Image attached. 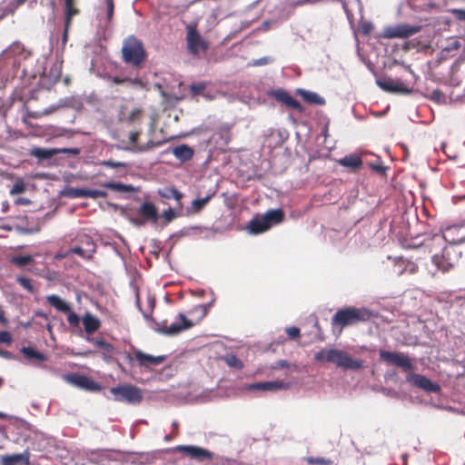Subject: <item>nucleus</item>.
Listing matches in <instances>:
<instances>
[{"mask_svg":"<svg viewBox=\"0 0 465 465\" xmlns=\"http://www.w3.org/2000/svg\"><path fill=\"white\" fill-rule=\"evenodd\" d=\"M314 360L333 363L344 370L358 371L363 368L362 361L353 359L347 352L337 349H322L315 353Z\"/></svg>","mask_w":465,"mask_h":465,"instance_id":"nucleus-1","label":"nucleus"},{"mask_svg":"<svg viewBox=\"0 0 465 465\" xmlns=\"http://www.w3.org/2000/svg\"><path fill=\"white\" fill-rule=\"evenodd\" d=\"M122 59L133 68L143 67L147 59V53L143 42L134 35H129L123 42Z\"/></svg>","mask_w":465,"mask_h":465,"instance_id":"nucleus-2","label":"nucleus"},{"mask_svg":"<svg viewBox=\"0 0 465 465\" xmlns=\"http://www.w3.org/2000/svg\"><path fill=\"white\" fill-rule=\"evenodd\" d=\"M371 316V312L366 308L346 307L336 312L331 319V324L340 327L341 331L347 326L367 322Z\"/></svg>","mask_w":465,"mask_h":465,"instance_id":"nucleus-3","label":"nucleus"},{"mask_svg":"<svg viewBox=\"0 0 465 465\" xmlns=\"http://www.w3.org/2000/svg\"><path fill=\"white\" fill-rule=\"evenodd\" d=\"M465 242V226L453 225L448 227L443 233H436L427 240L426 246L435 251L434 247L443 246L447 242L456 245Z\"/></svg>","mask_w":465,"mask_h":465,"instance_id":"nucleus-4","label":"nucleus"},{"mask_svg":"<svg viewBox=\"0 0 465 465\" xmlns=\"http://www.w3.org/2000/svg\"><path fill=\"white\" fill-rule=\"evenodd\" d=\"M284 213L282 209L267 211L263 215L254 216L248 223L247 229L252 234H259L268 231L272 225L282 223Z\"/></svg>","mask_w":465,"mask_h":465,"instance_id":"nucleus-5","label":"nucleus"},{"mask_svg":"<svg viewBox=\"0 0 465 465\" xmlns=\"http://www.w3.org/2000/svg\"><path fill=\"white\" fill-rule=\"evenodd\" d=\"M432 262L442 272H447L452 269L458 262L459 252L453 245H447L446 243L440 247H434Z\"/></svg>","mask_w":465,"mask_h":465,"instance_id":"nucleus-6","label":"nucleus"},{"mask_svg":"<svg viewBox=\"0 0 465 465\" xmlns=\"http://www.w3.org/2000/svg\"><path fill=\"white\" fill-rule=\"evenodd\" d=\"M115 401L125 402L131 405H138L143 399V391L131 383H124L109 390Z\"/></svg>","mask_w":465,"mask_h":465,"instance_id":"nucleus-7","label":"nucleus"},{"mask_svg":"<svg viewBox=\"0 0 465 465\" xmlns=\"http://www.w3.org/2000/svg\"><path fill=\"white\" fill-rule=\"evenodd\" d=\"M421 30L420 25H411L408 24H400L394 26H387L381 33V37L385 39L408 38Z\"/></svg>","mask_w":465,"mask_h":465,"instance_id":"nucleus-8","label":"nucleus"},{"mask_svg":"<svg viewBox=\"0 0 465 465\" xmlns=\"http://www.w3.org/2000/svg\"><path fill=\"white\" fill-rule=\"evenodd\" d=\"M381 360L389 364L394 365L402 369L405 371H412L413 365L411 360L402 352H393L389 351H380Z\"/></svg>","mask_w":465,"mask_h":465,"instance_id":"nucleus-9","label":"nucleus"},{"mask_svg":"<svg viewBox=\"0 0 465 465\" xmlns=\"http://www.w3.org/2000/svg\"><path fill=\"white\" fill-rule=\"evenodd\" d=\"M177 318H178L179 321L176 322H173V323H172L170 325L167 324V321L162 322L158 325L157 331L160 333L173 336V335H177L181 331L188 330V329H190V328H192L193 326V322L188 320L184 316V314L179 313L177 315Z\"/></svg>","mask_w":465,"mask_h":465,"instance_id":"nucleus-10","label":"nucleus"},{"mask_svg":"<svg viewBox=\"0 0 465 465\" xmlns=\"http://www.w3.org/2000/svg\"><path fill=\"white\" fill-rule=\"evenodd\" d=\"M186 43L188 51L193 55H198L208 48L207 43L201 36L196 27L192 25L187 27Z\"/></svg>","mask_w":465,"mask_h":465,"instance_id":"nucleus-11","label":"nucleus"},{"mask_svg":"<svg viewBox=\"0 0 465 465\" xmlns=\"http://www.w3.org/2000/svg\"><path fill=\"white\" fill-rule=\"evenodd\" d=\"M64 380L70 384L88 391H98L101 389L96 381L86 375L71 373L65 375Z\"/></svg>","mask_w":465,"mask_h":465,"instance_id":"nucleus-12","label":"nucleus"},{"mask_svg":"<svg viewBox=\"0 0 465 465\" xmlns=\"http://www.w3.org/2000/svg\"><path fill=\"white\" fill-rule=\"evenodd\" d=\"M142 133L143 132L141 129L131 131L128 134L127 141L126 142L123 141V143H126V145L124 146V149L127 150V151L135 152V153H141V152L149 151L157 145L156 143H154L152 141L146 143L145 144H139L138 140H139V137L141 136Z\"/></svg>","mask_w":465,"mask_h":465,"instance_id":"nucleus-13","label":"nucleus"},{"mask_svg":"<svg viewBox=\"0 0 465 465\" xmlns=\"http://www.w3.org/2000/svg\"><path fill=\"white\" fill-rule=\"evenodd\" d=\"M407 381L427 392L437 393L440 391V386L438 383L432 382L429 378L420 374L411 373L407 376Z\"/></svg>","mask_w":465,"mask_h":465,"instance_id":"nucleus-14","label":"nucleus"},{"mask_svg":"<svg viewBox=\"0 0 465 465\" xmlns=\"http://www.w3.org/2000/svg\"><path fill=\"white\" fill-rule=\"evenodd\" d=\"M177 450L183 452L192 460H195L197 461L212 460L213 457V453H212L208 450L197 446L182 445L177 447Z\"/></svg>","mask_w":465,"mask_h":465,"instance_id":"nucleus-15","label":"nucleus"},{"mask_svg":"<svg viewBox=\"0 0 465 465\" xmlns=\"http://www.w3.org/2000/svg\"><path fill=\"white\" fill-rule=\"evenodd\" d=\"M127 107L125 105H122L120 107L118 113V120L121 123L127 124H134L140 123L144 112L141 107H134L130 112L126 113Z\"/></svg>","mask_w":465,"mask_h":465,"instance_id":"nucleus-16","label":"nucleus"},{"mask_svg":"<svg viewBox=\"0 0 465 465\" xmlns=\"http://www.w3.org/2000/svg\"><path fill=\"white\" fill-rule=\"evenodd\" d=\"M166 356H153L146 354L140 350H135V361L138 366L144 369H151L153 366H157L164 362Z\"/></svg>","mask_w":465,"mask_h":465,"instance_id":"nucleus-17","label":"nucleus"},{"mask_svg":"<svg viewBox=\"0 0 465 465\" xmlns=\"http://www.w3.org/2000/svg\"><path fill=\"white\" fill-rule=\"evenodd\" d=\"M83 243L86 244V247L84 246H74L69 249V252L79 255L80 257L89 260L93 257L95 252V244L89 236H84L82 240Z\"/></svg>","mask_w":465,"mask_h":465,"instance_id":"nucleus-18","label":"nucleus"},{"mask_svg":"<svg viewBox=\"0 0 465 465\" xmlns=\"http://www.w3.org/2000/svg\"><path fill=\"white\" fill-rule=\"evenodd\" d=\"M250 391H275L278 390H286L289 384L282 381L255 382L248 385Z\"/></svg>","mask_w":465,"mask_h":465,"instance_id":"nucleus-19","label":"nucleus"},{"mask_svg":"<svg viewBox=\"0 0 465 465\" xmlns=\"http://www.w3.org/2000/svg\"><path fill=\"white\" fill-rule=\"evenodd\" d=\"M337 163L351 172H357L363 165V162L361 156L355 153L347 154L344 157L337 160Z\"/></svg>","mask_w":465,"mask_h":465,"instance_id":"nucleus-20","label":"nucleus"},{"mask_svg":"<svg viewBox=\"0 0 465 465\" xmlns=\"http://www.w3.org/2000/svg\"><path fill=\"white\" fill-rule=\"evenodd\" d=\"M378 84L381 88L388 92L401 94L411 93V89L399 80L387 79L384 81H378Z\"/></svg>","mask_w":465,"mask_h":465,"instance_id":"nucleus-21","label":"nucleus"},{"mask_svg":"<svg viewBox=\"0 0 465 465\" xmlns=\"http://www.w3.org/2000/svg\"><path fill=\"white\" fill-rule=\"evenodd\" d=\"M30 456L31 454L28 450L23 453L3 456L2 465H16L18 463L30 465Z\"/></svg>","mask_w":465,"mask_h":465,"instance_id":"nucleus-22","label":"nucleus"},{"mask_svg":"<svg viewBox=\"0 0 465 465\" xmlns=\"http://www.w3.org/2000/svg\"><path fill=\"white\" fill-rule=\"evenodd\" d=\"M296 93L309 104L324 105L325 99L317 93L304 89H297Z\"/></svg>","mask_w":465,"mask_h":465,"instance_id":"nucleus-23","label":"nucleus"},{"mask_svg":"<svg viewBox=\"0 0 465 465\" xmlns=\"http://www.w3.org/2000/svg\"><path fill=\"white\" fill-rule=\"evenodd\" d=\"M138 213L146 221L156 222V220L158 218L156 207L152 203H148V202L143 203L140 206Z\"/></svg>","mask_w":465,"mask_h":465,"instance_id":"nucleus-24","label":"nucleus"},{"mask_svg":"<svg viewBox=\"0 0 465 465\" xmlns=\"http://www.w3.org/2000/svg\"><path fill=\"white\" fill-rule=\"evenodd\" d=\"M83 324L87 334L94 333L101 327L100 320L88 312L83 317Z\"/></svg>","mask_w":465,"mask_h":465,"instance_id":"nucleus-25","label":"nucleus"},{"mask_svg":"<svg viewBox=\"0 0 465 465\" xmlns=\"http://www.w3.org/2000/svg\"><path fill=\"white\" fill-rule=\"evenodd\" d=\"M193 150L187 144H181L173 149V154L182 162L189 161L193 156Z\"/></svg>","mask_w":465,"mask_h":465,"instance_id":"nucleus-26","label":"nucleus"},{"mask_svg":"<svg viewBox=\"0 0 465 465\" xmlns=\"http://www.w3.org/2000/svg\"><path fill=\"white\" fill-rule=\"evenodd\" d=\"M80 10L75 7L74 0H64V22L71 26L73 17L79 15Z\"/></svg>","mask_w":465,"mask_h":465,"instance_id":"nucleus-27","label":"nucleus"},{"mask_svg":"<svg viewBox=\"0 0 465 465\" xmlns=\"http://www.w3.org/2000/svg\"><path fill=\"white\" fill-rule=\"evenodd\" d=\"M46 301L51 306L54 307L58 312L65 313L70 311V305L65 301L62 300L58 295H48L46 296Z\"/></svg>","mask_w":465,"mask_h":465,"instance_id":"nucleus-28","label":"nucleus"},{"mask_svg":"<svg viewBox=\"0 0 465 465\" xmlns=\"http://www.w3.org/2000/svg\"><path fill=\"white\" fill-rule=\"evenodd\" d=\"M69 150L63 149V150H54V149H45V148H40V147H35L31 150V155L37 157L39 159H49L58 153H65Z\"/></svg>","mask_w":465,"mask_h":465,"instance_id":"nucleus-29","label":"nucleus"},{"mask_svg":"<svg viewBox=\"0 0 465 465\" xmlns=\"http://www.w3.org/2000/svg\"><path fill=\"white\" fill-rule=\"evenodd\" d=\"M215 191L208 193L203 198H197L193 200L191 203V213H199L208 204V203L213 199Z\"/></svg>","mask_w":465,"mask_h":465,"instance_id":"nucleus-30","label":"nucleus"},{"mask_svg":"<svg viewBox=\"0 0 465 465\" xmlns=\"http://www.w3.org/2000/svg\"><path fill=\"white\" fill-rule=\"evenodd\" d=\"M158 193L164 199H175L180 205L181 200L183 197V194L175 188H164L163 190H159Z\"/></svg>","mask_w":465,"mask_h":465,"instance_id":"nucleus-31","label":"nucleus"},{"mask_svg":"<svg viewBox=\"0 0 465 465\" xmlns=\"http://www.w3.org/2000/svg\"><path fill=\"white\" fill-rule=\"evenodd\" d=\"M102 186L120 193H132L134 191V187L131 184H124L121 183L114 182L104 183Z\"/></svg>","mask_w":465,"mask_h":465,"instance_id":"nucleus-32","label":"nucleus"},{"mask_svg":"<svg viewBox=\"0 0 465 465\" xmlns=\"http://www.w3.org/2000/svg\"><path fill=\"white\" fill-rule=\"evenodd\" d=\"M21 352L24 354V356L26 359H29V360H36L39 361H43L46 360V357L43 353L39 352L38 351H36L31 347H23L21 349Z\"/></svg>","mask_w":465,"mask_h":465,"instance_id":"nucleus-33","label":"nucleus"},{"mask_svg":"<svg viewBox=\"0 0 465 465\" xmlns=\"http://www.w3.org/2000/svg\"><path fill=\"white\" fill-rule=\"evenodd\" d=\"M34 261L33 257L29 254L27 255H15L13 256L10 260V262L17 266L18 268H24L30 263H32Z\"/></svg>","mask_w":465,"mask_h":465,"instance_id":"nucleus-34","label":"nucleus"},{"mask_svg":"<svg viewBox=\"0 0 465 465\" xmlns=\"http://www.w3.org/2000/svg\"><path fill=\"white\" fill-rule=\"evenodd\" d=\"M304 461L309 465H332L333 460L324 457H305Z\"/></svg>","mask_w":465,"mask_h":465,"instance_id":"nucleus-35","label":"nucleus"},{"mask_svg":"<svg viewBox=\"0 0 465 465\" xmlns=\"http://www.w3.org/2000/svg\"><path fill=\"white\" fill-rule=\"evenodd\" d=\"M216 134L223 141V144H228L232 139L231 128L228 125L219 127Z\"/></svg>","mask_w":465,"mask_h":465,"instance_id":"nucleus-36","label":"nucleus"},{"mask_svg":"<svg viewBox=\"0 0 465 465\" xmlns=\"http://www.w3.org/2000/svg\"><path fill=\"white\" fill-rule=\"evenodd\" d=\"M284 105H286L290 109H293L299 113H302L304 108L301 104L299 101L294 99L292 95H290L283 103Z\"/></svg>","mask_w":465,"mask_h":465,"instance_id":"nucleus-37","label":"nucleus"},{"mask_svg":"<svg viewBox=\"0 0 465 465\" xmlns=\"http://www.w3.org/2000/svg\"><path fill=\"white\" fill-rule=\"evenodd\" d=\"M418 272V266L415 262L406 260L404 269H400L397 273L399 275L408 272L409 274H414Z\"/></svg>","mask_w":465,"mask_h":465,"instance_id":"nucleus-38","label":"nucleus"},{"mask_svg":"<svg viewBox=\"0 0 465 465\" xmlns=\"http://www.w3.org/2000/svg\"><path fill=\"white\" fill-rule=\"evenodd\" d=\"M225 362L230 366L235 369H242V362L235 356V355H227L225 358Z\"/></svg>","mask_w":465,"mask_h":465,"instance_id":"nucleus-39","label":"nucleus"},{"mask_svg":"<svg viewBox=\"0 0 465 465\" xmlns=\"http://www.w3.org/2000/svg\"><path fill=\"white\" fill-rule=\"evenodd\" d=\"M107 193L105 191L95 190V189H86V198L98 199V198H106Z\"/></svg>","mask_w":465,"mask_h":465,"instance_id":"nucleus-40","label":"nucleus"},{"mask_svg":"<svg viewBox=\"0 0 465 465\" xmlns=\"http://www.w3.org/2000/svg\"><path fill=\"white\" fill-rule=\"evenodd\" d=\"M17 282L27 292L33 293L35 291V288L31 282V281L25 277L19 276L16 279Z\"/></svg>","mask_w":465,"mask_h":465,"instance_id":"nucleus-41","label":"nucleus"},{"mask_svg":"<svg viewBox=\"0 0 465 465\" xmlns=\"http://www.w3.org/2000/svg\"><path fill=\"white\" fill-rule=\"evenodd\" d=\"M88 341H91L98 349H107L108 350V348H111V343L107 342L104 339L88 338Z\"/></svg>","mask_w":465,"mask_h":465,"instance_id":"nucleus-42","label":"nucleus"},{"mask_svg":"<svg viewBox=\"0 0 465 465\" xmlns=\"http://www.w3.org/2000/svg\"><path fill=\"white\" fill-rule=\"evenodd\" d=\"M67 314V322L71 326L77 327L79 325V316L73 312L71 309L69 312H65Z\"/></svg>","mask_w":465,"mask_h":465,"instance_id":"nucleus-43","label":"nucleus"},{"mask_svg":"<svg viewBox=\"0 0 465 465\" xmlns=\"http://www.w3.org/2000/svg\"><path fill=\"white\" fill-rule=\"evenodd\" d=\"M68 195L73 198H86V189L71 188Z\"/></svg>","mask_w":465,"mask_h":465,"instance_id":"nucleus-44","label":"nucleus"},{"mask_svg":"<svg viewBox=\"0 0 465 465\" xmlns=\"http://www.w3.org/2000/svg\"><path fill=\"white\" fill-rule=\"evenodd\" d=\"M206 88L204 83L193 84L190 85V91L193 95L200 94Z\"/></svg>","mask_w":465,"mask_h":465,"instance_id":"nucleus-45","label":"nucleus"},{"mask_svg":"<svg viewBox=\"0 0 465 465\" xmlns=\"http://www.w3.org/2000/svg\"><path fill=\"white\" fill-rule=\"evenodd\" d=\"M106 9H107V22L111 23L114 17V0H105Z\"/></svg>","mask_w":465,"mask_h":465,"instance_id":"nucleus-46","label":"nucleus"},{"mask_svg":"<svg viewBox=\"0 0 465 465\" xmlns=\"http://www.w3.org/2000/svg\"><path fill=\"white\" fill-rule=\"evenodd\" d=\"M102 351V357L105 361H110L112 359V355L114 352V346L111 343V348L107 349H100Z\"/></svg>","mask_w":465,"mask_h":465,"instance_id":"nucleus-47","label":"nucleus"},{"mask_svg":"<svg viewBox=\"0 0 465 465\" xmlns=\"http://www.w3.org/2000/svg\"><path fill=\"white\" fill-rule=\"evenodd\" d=\"M286 333L288 334L290 339H297L301 335V331L298 327H288L286 329Z\"/></svg>","mask_w":465,"mask_h":465,"instance_id":"nucleus-48","label":"nucleus"},{"mask_svg":"<svg viewBox=\"0 0 465 465\" xmlns=\"http://www.w3.org/2000/svg\"><path fill=\"white\" fill-rule=\"evenodd\" d=\"M291 94L284 91V90H277L274 93V97L278 102L284 103V101L290 96Z\"/></svg>","mask_w":465,"mask_h":465,"instance_id":"nucleus-49","label":"nucleus"},{"mask_svg":"<svg viewBox=\"0 0 465 465\" xmlns=\"http://www.w3.org/2000/svg\"><path fill=\"white\" fill-rule=\"evenodd\" d=\"M103 165L110 168L125 167V163L120 162H114L113 160L104 161Z\"/></svg>","mask_w":465,"mask_h":465,"instance_id":"nucleus-50","label":"nucleus"},{"mask_svg":"<svg viewBox=\"0 0 465 465\" xmlns=\"http://www.w3.org/2000/svg\"><path fill=\"white\" fill-rule=\"evenodd\" d=\"M12 341V337L10 332L6 331H0V342L10 343Z\"/></svg>","mask_w":465,"mask_h":465,"instance_id":"nucleus-51","label":"nucleus"},{"mask_svg":"<svg viewBox=\"0 0 465 465\" xmlns=\"http://www.w3.org/2000/svg\"><path fill=\"white\" fill-rule=\"evenodd\" d=\"M108 79L115 84H122L124 83H127V81H131V78H121L119 76H109Z\"/></svg>","mask_w":465,"mask_h":465,"instance_id":"nucleus-52","label":"nucleus"},{"mask_svg":"<svg viewBox=\"0 0 465 465\" xmlns=\"http://www.w3.org/2000/svg\"><path fill=\"white\" fill-rule=\"evenodd\" d=\"M451 13L454 15L455 18L460 21H465V10L463 9H453Z\"/></svg>","mask_w":465,"mask_h":465,"instance_id":"nucleus-53","label":"nucleus"},{"mask_svg":"<svg viewBox=\"0 0 465 465\" xmlns=\"http://www.w3.org/2000/svg\"><path fill=\"white\" fill-rule=\"evenodd\" d=\"M163 217L166 221L171 222L176 217V213L172 208H169L163 212Z\"/></svg>","mask_w":465,"mask_h":465,"instance_id":"nucleus-54","label":"nucleus"},{"mask_svg":"<svg viewBox=\"0 0 465 465\" xmlns=\"http://www.w3.org/2000/svg\"><path fill=\"white\" fill-rule=\"evenodd\" d=\"M25 191V185L23 183H15L11 189L12 194L22 193Z\"/></svg>","mask_w":465,"mask_h":465,"instance_id":"nucleus-55","label":"nucleus"},{"mask_svg":"<svg viewBox=\"0 0 465 465\" xmlns=\"http://www.w3.org/2000/svg\"><path fill=\"white\" fill-rule=\"evenodd\" d=\"M460 48V43L459 40H452L448 46L445 47L447 51L458 50Z\"/></svg>","mask_w":465,"mask_h":465,"instance_id":"nucleus-56","label":"nucleus"},{"mask_svg":"<svg viewBox=\"0 0 465 465\" xmlns=\"http://www.w3.org/2000/svg\"><path fill=\"white\" fill-rule=\"evenodd\" d=\"M406 260L402 259L401 257L398 258L395 261V272H397L400 269H404Z\"/></svg>","mask_w":465,"mask_h":465,"instance_id":"nucleus-57","label":"nucleus"},{"mask_svg":"<svg viewBox=\"0 0 465 465\" xmlns=\"http://www.w3.org/2000/svg\"><path fill=\"white\" fill-rule=\"evenodd\" d=\"M370 167L377 173H382L385 172V167L381 163H371Z\"/></svg>","mask_w":465,"mask_h":465,"instance_id":"nucleus-58","label":"nucleus"},{"mask_svg":"<svg viewBox=\"0 0 465 465\" xmlns=\"http://www.w3.org/2000/svg\"><path fill=\"white\" fill-rule=\"evenodd\" d=\"M69 28H70V26H67L66 22H64V33H63V36H62L63 44H65L67 42Z\"/></svg>","mask_w":465,"mask_h":465,"instance_id":"nucleus-59","label":"nucleus"},{"mask_svg":"<svg viewBox=\"0 0 465 465\" xmlns=\"http://www.w3.org/2000/svg\"><path fill=\"white\" fill-rule=\"evenodd\" d=\"M125 360L130 363V364H133L134 361H135V351H134L133 354L131 353H126L125 354Z\"/></svg>","mask_w":465,"mask_h":465,"instance_id":"nucleus-60","label":"nucleus"},{"mask_svg":"<svg viewBox=\"0 0 465 465\" xmlns=\"http://www.w3.org/2000/svg\"><path fill=\"white\" fill-rule=\"evenodd\" d=\"M0 355L5 359H13V354L8 351L0 350Z\"/></svg>","mask_w":465,"mask_h":465,"instance_id":"nucleus-61","label":"nucleus"},{"mask_svg":"<svg viewBox=\"0 0 465 465\" xmlns=\"http://www.w3.org/2000/svg\"><path fill=\"white\" fill-rule=\"evenodd\" d=\"M307 2H308L307 0H298V1H295V2H292L291 6L292 8H295L297 6H300V5H302L306 4Z\"/></svg>","mask_w":465,"mask_h":465,"instance_id":"nucleus-62","label":"nucleus"},{"mask_svg":"<svg viewBox=\"0 0 465 465\" xmlns=\"http://www.w3.org/2000/svg\"><path fill=\"white\" fill-rule=\"evenodd\" d=\"M277 365L281 368H285V367H288L289 366V363L287 361H284V360H281L277 362Z\"/></svg>","mask_w":465,"mask_h":465,"instance_id":"nucleus-63","label":"nucleus"},{"mask_svg":"<svg viewBox=\"0 0 465 465\" xmlns=\"http://www.w3.org/2000/svg\"><path fill=\"white\" fill-rule=\"evenodd\" d=\"M128 82L133 84L142 85V80L139 78L131 79V81H128Z\"/></svg>","mask_w":465,"mask_h":465,"instance_id":"nucleus-64","label":"nucleus"}]
</instances>
